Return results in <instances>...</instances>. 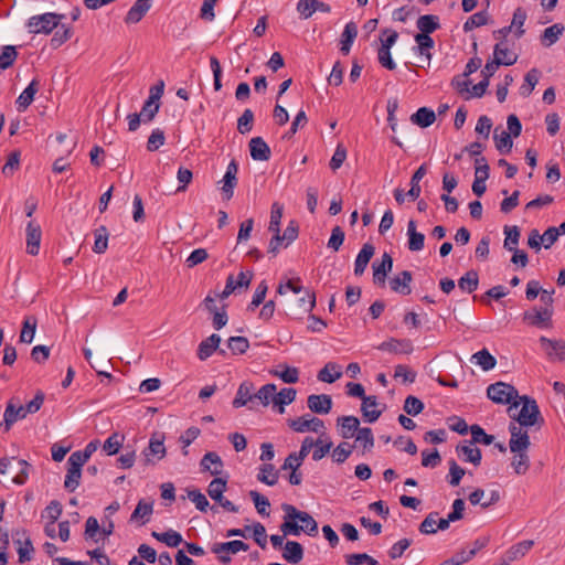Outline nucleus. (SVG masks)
I'll use <instances>...</instances> for the list:
<instances>
[{
	"instance_id": "nucleus-21",
	"label": "nucleus",
	"mask_w": 565,
	"mask_h": 565,
	"mask_svg": "<svg viewBox=\"0 0 565 565\" xmlns=\"http://www.w3.org/2000/svg\"><path fill=\"white\" fill-rule=\"evenodd\" d=\"M534 545V541L525 540L512 545L504 554L502 565H510L512 562L522 558Z\"/></svg>"
},
{
	"instance_id": "nucleus-3",
	"label": "nucleus",
	"mask_w": 565,
	"mask_h": 565,
	"mask_svg": "<svg viewBox=\"0 0 565 565\" xmlns=\"http://www.w3.org/2000/svg\"><path fill=\"white\" fill-rule=\"evenodd\" d=\"M487 396L497 404H512L516 401L519 394L513 385L497 382L488 386Z\"/></svg>"
},
{
	"instance_id": "nucleus-29",
	"label": "nucleus",
	"mask_w": 565,
	"mask_h": 565,
	"mask_svg": "<svg viewBox=\"0 0 565 565\" xmlns=\"http://www.w3.org/2000/svg\"><path fill=\"white\" fill-rule=\"evenodd\" d=\"M473 443H467L465 445L457 446L456 450L459 457L463 461L470 462L475 466H479L481 462V450L478 447L472 446Z\"/></svg>"
},
{
	"instance_id": "nucleus-26",
	"label": "nucleus",
	"mask_w": 565,
	"mask_h": 565,
	"mask_svg": "<svg viewBox=\"0 0 565 565\" xmlns=\"http://www.w3.org/2000/svg\"><path fill=\"white\" fill-rule=\"evenodd\" d=\"M40 82L34 78L28 87L19 95L15 100L19 111H24L33 103L35 94L39 92Z\"/></svg>"
},
{
	"instance_id": "nucleus-17",
	"label": "nucleus",
	"mask_w": 565,
	"mask_h": 565,
	"mask_svg": "<svg viewBox=\"0 0 565 565\" xmlns=\"http://www.w3.org/2000/svg\"><path fill=\"white\" fill-rule=\"evenodd\" d=\"M253 278L252 271H241L237 276V279L234 278L233 275H230L226 279V285L222 294L220 295L221 299L227 298L231 294L235 291L238 287H248Z\"/></svg>"
},
{
	"instance_id": "nucleus-46",
	"label": "nucleus",
	"mask_w": 565,
	"mask_h": 565,
	"mask_svg": "<svg viewBox=\"0 0 565 565\" xmlns=\"http://www.w3.org/2000/svg\"><path fill=\"white\" fill-rule=\"evenodd\" d=\"M152 536L159 542L164 543L169 547H177L183 541L182 535L174 530H169L163 533L152 532Z\"/></svg>"
},
{
	"instance_id": "nucleus-47",
	"label": "nucleus",
	"mask_w": 565,
	"mask_h": 565,
	"mask_svg": "<svg viewBox=\"0 0 565 565\" xmlns=\"http://www.w3.org/2000/svg\"><path fill=\"white\" fill-rule=\"evenodd\" d=\"M427 173L426 164H422L413 174L411 179V189L407 192V196L412 200H416L420 194V180L425 177Z\"/></svg>"
},
{
	"instance_id": "nucleus-49",
	"label": "nucleus",
	"mask_w": 565,
	"mask_h": 565,
	"mask_svg": "<svg viewBox=\"0 0 565 565\" xmlns=\"http://www.w3.org/2000/svg\"><path fill=\"white\" fill-rule=\"evenodd\" d=\"M539 77L540 72L536 68L530 70L524 77V84H522L520 87V95L523 97L530 96L539 83Z\"/></svg>"
},
{
	"instance_id": "nucleus-25",
	"label": "nucleus",
	"mask_w": 565,
	"mask_h": 565,
	"mask_svg": "<svg viewBox=\"0 0 565 565\" xmlns=\"http://www.w3.org/2000/svg\"><path fill=\"white\" fill-rule=\"evenodd\" d=\"M396 39L397 38H385V40H383L381 38L382 44L381 47L379 49V62L383 67L390 71L396 68V64L391 56V47L394 45Z\"/></svg>"
},
{
	"instance_id": "nucleus-40",
	"label": "nucleus",
	"mask_w": 565,
	"mask_h": 565,
	"mask_svg": "<svg viewBox=\"0 0 565 565\" xmlns=\"http://www.w3.org/2000/svg\"><path fill=\"white\" fill-rule=\"evenodd\" d=\"M297 391L292 387H285L279 393H275L273 403L278 406V412L282 414L285 412L284 406L291 404L296 399Z\"/></svg>"
},
{
	"instance_id": "nucleus-48",
	"label": "nucleus",
	"mask_w": 565,
	"mask_h": 565,
	"mask_svg": "<svg viewBox=\"0 0 565 565\" xmlns=\"http://www.w3.org/2000/svg\"><path fill=\"white\" fill-rule=\"evenodd\" d=\"M38 320L35 317H26L23 321V327L20 333V341L23 343H31L35 335Z\"/></svg>"
},
{
	"instance_id": "nucleus-22",
	"label": "nucleus",
	"mask_w": 565,
	"mask_h": 565,
	"mask_svg": "<svg viewBox=\"0 0 565 565\" xmlns=\"http://www.w3.org/2000/svg\"><path fill=\"white\" fill-rule=\"evenodd\" d=\"M254 384L249 381H244L237 388L236 396L232 402L234 408L246 406L249 402L255 399Z\"/></svg>"
},
{
	"instance_id": "nucleus-53",
	"label": "nucleus",
	"mask_w": 565,
	"mask_h": 565,
	"mask_svg": "<svg viewBox=\"0 0 565 565\" xmlns=\"http://www.w3.org/2000/svg\"><path fill=\"white\" fill-rule=\"evenodd\" d=\"M276 385L273 383H268L263 385L257 393H254L255 398H257L263 406H268L273 398H275Z\"/></svg>"
},
{
	"instance_id": "nucleus-38",
	"label": "nucleus",
	"mask_w": 565,
	"mask_h": 565,
	"mask_svg": "<svg viewBox=\"0 0 565 565\" xmlns=\"http://www.w3.org/2000/svg\"><path fill=\"white\" fill-rule=\"evenodd\" d=\"M143 454L148 459L150 456H156L158 459H162L166 456L164 436L154 434L150 438L149 446Z\"/></svg>"
},
{
	"instance_id": "nucleus-16",
	"label": "nucleus",
	"mask_w": 565,
	"mask_h": 565,
	"mask_svg": "<svg viewBox=\"0 0 565 565\" xmlns=\"http://www.w3.org/2000/svg\"><path fill=\"white\" fill-rule=\"evenodd\" d=\"M308 408L316 414H329L332 408V398L327 394H312L307 398Z\"/></svg>"
},
{
	"instance_id": "nucleus-32",
	"label": "nucleus",
	"mask_w": 565,
	"mask_h": 565,
	"mask_svg": "<svg viewBox=\"0 0 565 565\" xmlns=\"http://www.w3.org/2000/svg\"><path fill=\"white\" fill-rule=\"evenodd\" d=\"M408 249L419 252L424 248L425 235L416 230V222L409 220L407 223Z\"/></svg>"
},
{
	"instance_id": "nucleus-23",
	"label": "nucleus",
	"mask_w": 565,
	"mask_h": 565,
	"mask_svg": "<svg viewBox=\"0 0 565 565\" xmlns=\"http://www.w3.org/2000/svg\"><path fill=\"white\" fill-rule=\"evenodd\" d=\"M250 157L256 161H267L270 159V148L262 137H254L249 141Z\"/></svg>"
},
{
	"instance_id": "nucleus-27",
	"label": "nucleus",
	"mask_w": 565,
	"mask_h": 565,
	"mask_svg": "<svg viewBox=\"0 0 565 565\" xmlns=\"http://www.w3.org/2000/svg\"><path fill=\"white\" fill-rule=\"evenodd\" d=\"M41 243V228L33 222H29L26 225V252L30 255H38Z\"/></svg>"
},
{
	"instance_id": "nucleus-36",
	"label": "nucleus",
	"mask_w": 565,
	"mask_h": 565,
	"mask_svg": "<svg viewBox=\"0 0 565 565\" xmlns=\"http://www.w3.org/2000/svg\"><path fill=\"white\" fill-rule=\"evenodd\" d=\"M342 376L341 366L334 362H328L319 372L318 380L324 383H334Z\"/></svg>"
},
{
	"instance_id": "nucleus-8",
	"label": "nucleus",
	"mask_w": 565,
	"mask_h": 565,
	"mask_svg": "<svg viewBox=\"0 0 565 565\" xmlns=\"http://www.w3.org/2000/svg\"><path fill=\"white\" fill-rule=\"evenodd\" d=\"M553 308H533L531 311L523 313V319L529 324L537 328L552 327Z\"/></svg>"
},
{
	"instance_id": "nucleus-1",
	"label": "nucleus",
	"mask_w": 565,
	"mask_h": 565,
	"mask_svg": "<svg viewBox=\"0 0 565 565\" xmlns=\"http://www.w3.org/2000/svg\"><path fill=\"white\" fill-rule=\"evenodd\" d=\"M509 431L511 435L509 448L513 454L511 466L516 475L523 476L530 468V457L527 455V450L531 446L530 436L527 430L522 429L515 424L509 425Z\"/></svg>"
},
{
	"instance_id": "nucleus-57",
	"label": "nucleus",
	"mask_w": 565,
	"mask_h": 565,
	"mask_svg": "<svg viewBox=\"0 0 565 565\" xmlns=\"http://www.w3.org/2000/svg\"><path fill=\"white\" fill-rule=\"evenodd\" d=\"M249 497L253 500L257 512L263 516H268V509L270 507L269 500L255 490L249 492Z\"/></svg>"
},
{
	"instance_id": "nucleus-7",
	"label": "nucleus",
	"mask_w": 565,
	"mask_h": 565,
	"mask_svg": "<svg viewBox=\"0 0 565 565\" xmlns=\"http://www.w3.org/2000/svg\"><path fill=\"white\" fill-rule=\"evenodd\" d=\"M288 426L297 433H321L324 430V423L318 417L309 415L300 416L294 419H288Z\"/></svg>"
},
{
	"instance_id": "nucleus-35",
	"label": "nucleus",
	"mask_w": 565,
	"mask_h": 565,
	"mask_svg": "<svg viewBox=\"0 0 565 565\" xmlns=\"http://www.w3.org/2000/svg\"><path fill=\"white\" fill-rule=\"evenodd\" d=\"M411 120L422 128H427L435 122L436 114L428 107H420L411 116Z\"/></svg>"
},
{
	"instance_id": "nucleus-5",
	"label": "nucleus",
	"mask_w": 565,
	"mask_h": 565,
	"mask_svg": "<svg viewBox=\"0 0 565 565\" xmlns=\"http://www.w3.org/2000/svg\"><path fill=\"white\" fill-rule=\"evenodd\" d=\"M249 548V546L239 540L228 541V542H222V543H214L211 547L212 553L217 555L218 561L222 564H228L231 563V554H236L238 552H246Z\"/></svg>"
},
{
	"instance_id": "nucleus-59",
	"label": "nucleus",
	"mask_w": 565,
	"mask_h": 565,
	"mask_svg": "<svg viewBox=\"0 0 565 565\" xmlns=\"http://www.w3.org/2000/svg\"><path fill=\"white\" fill-rule=\"evenodd\" d=\"M403 409L409 416H417L423 412L424 403L416 396L408 395L405 398Z\"/></svg>"
},
{
	"instance_id": "nucleus-34",
	"label": "nucleus",
	"mask_w": 565,
	"mask_h": 565,
	"mask_svg": "<svg viewBox=\"0 0 565 565\" xmlns=\"http://www.w3.org/2000/svg\"><path fill=\"white\" fill-rule=\"evenodd\" d=\"M417 41V46L415 50L418 52L419 57V66H424V64L429 65L431 60L430 50L434 47L433 38H415Z\"/></svg>"
},
{
	"instance_id": "nucleus-39",
	"label": "nucleus",
	"mask_w": 565,
	"mask_h": 565,
	"mask_svg": "<svg viewBox=\"0 0 565 565\" xmlns=\"http://www.w3.org/2000/svg\"><path fill=\"white\" fill-rule=\"evenodd\" d=\"M149 1L150 0H136V3L130 8V10L127 13L126 22H139L151 7Z\"/></svg>"
},
{
	"instance_id": "nucleus-61",
	"label": "nucleus",
	"mask_w": 565,
	"mask_h": 565,
	"mask_svg": "<svg viewBox=\"0 0 565 565\" xmlns=\"http://www.w3.org/2000/svg\"><path fill=\"white\" fill-rule=\"evenodd\" d=\"M282 212H284V206L281 204H279L278 202H275L271 205L270 221H269V226H268L269 232H279L280 231V222H281V217H282Z\"/></svg>"
},
{
	"instance_id": "nucleus-14",
	"label": "nucleus",
	"mask_w": 565,
	"mask_h": 565,
	"mask_svg": "<svg viewBox=\"0 0 565 565\" xmlns=\"http://www.w3.org/2000/svg\"><path fill=\"white\" fill-rule=\"evenodd\" d=\"M373 281L376 285H384L387 273L393 268V258L388 253L382 255L381 262L375 260L372 264Z\"/></svg>"
},
{
	"instance_id": "nucleus-33",
	"label": "nucleus",
	"mask_w": 565,
	"mask_h": 565,
	"mask_svg": "<svg viewBox=\"0 0 565 565\" xmlns=\"http://www.w3.org/2000/svg\"><path fill=\"white\" fill-rule=\"evenodd\" d=\"M221 343V337L218 334L213 333L205 340H203L199 344L198 356L201 361L210 358L215 351L218 350V345Z\"/></svg>"
},
{
	"instance_id": "nucleus-43",
	"label": "nucleus",
	"mask_w": 565,
	"mask_h": 565,
	"mask_svg": "<svg viewBox=\"0 0 565 565\" xmlns=\"http://www.w3.org/2000/svg\"><path fill=\"white\" fill-rule=\"evenodd\" d=\"M278 471L275 469L271 463H264L259 467V472L257 475V480L267 484L275 486L278 481Z\"/></svg>"
},
{
	"instance_id": "nucleus-62",
	"label": "nucleus",
	"mask_w": 565,
	"mask_h": 565,
	"mask_svg": "<svg viewBox=\"0 0 565 565\" xmlns=\"http://www.w3.org/2000/svg\"><path fill=\"white\" fill-rule=\"evenodd\" d=\"M188 498L194 503L195 508L201 512H206L210 503L199 489L186 490Z\"/></svg>"
},
{
	"instance_id": "nucleus-60",
	"label": "nucleus",
	"mask_w": 565,
	"mask_h": 565,
	"mask_svg": "<svg viewBox=\"0 0 565 565\" xmlns=\"http://www.w3.org/2000/svg\"><path fill=\"white\" fill-rule=\"evenodd\" d=\"M504 248L508 250H513L516 248L520 239V230L518 226H504Z\"/></svg>"
},
{
	"instance_id": "nucleus-19",
	"label": "nucleus",
	"mask_w": 565,
	"mask_h": 565,
	"mask_svg": "<svg viewBox=\"0 0 565 565\" xmlns=\"http://www.w3.org/2000/svg\"><path fill=\"white\" fill-rule=\"evenodd\" d=\"M202 472H210L212 476H220L223 472L224 463L221 457L214 452H206L200 461Z\"/></svg>"
},
{
	"instance_id": "nucleus-63",
	"label": "nucleus",
	"mask_w": 565,
	"mask_h": 565,
	"mask_svg": "<svg viewBox=\"0 0 565 565\" xmlns=\"http://www.w3.org/2000/svg\"><path fill=\"white\" fill-rule=\"evenodd\" d=\"M160 108V103L147 99L139 113L142 122H150L153 120Z\"/></svg>"
},
{
	"instance_id": "nucleus-24",
	"label": "nucleus",
	"mask_w": 565,
	"mask_h": 565,
	"mask_svg": "<svg viewBox=\"0 0 565 565\" xmlns=\"http://www.w3.org/2000/svg\"><path fill=\"white\" fill-rule=\"evenodd\" d=\"M340 436L344 439L352 438L360 429V420L355 416H341L337 419Z\"/></svg>"
},
{
	"instance_id": "nucleus-15",
	"label": "nucleus",
	"mask_w": 565,
	"mask_h": 565,
	"mask_svg": "<svg viewBox=\"0 0 565 565\" xmlns=\"http://www.w3.org/2000/svg\"><path fill=\"white\" fill-rule=\"evenodd\" d=\"M493 55L495 61L505 66L513 65L518 60V54L510 47L507 38L495 44Z\"/></svg>"
},
{
	"instance_id": "nucleus-42",
	"label": "nucleus",
	"mask_w": 565,
	"mask_h": 565,
	"mask_svg": "<svg viewBox=\"0 0 565 565\" xmlns=\"http://www.w3.org/2000/svg\"><path fill=\"white\" fill-rule=\"evenodd\" d=\"M152 511V503L146 502L145 500H140L130 516V521H141V523L145 524L146 522L149 521Z\"/></svg>"
},
{
	"instance_id": "nucleus-10",
	"label": "nucleus",
	"mask_w": 565,
	"mask_h": 565,
	"mask_svg": "<svg viewBox=\"0 0 565 565\" xmlns=\"http://www.w3.org/2000/svg\"><path fill=\"white\" fill-rule=\"evenodd\" d=\"M83 466H84V463L76 460L72 456L68 457L67 473H66L65 480H64V488L68 492H74L78 488V486L81 483Z\"/></svg>"
},
{
	"instance_id": "nucleus-13",
	"label": "nucleus",
	"mask_w": 565,
	"mask_h": 565,
	"mask_svg": "<svg viewBox=\"0 0 565 565\" xmlns=\"http://www.w3.org/2000/svg\"><path fill=\"white\" fill-rule=\"evenodd\" d=\"M237 172H238V164L236 162V160H232L227 168H226V172L223 177V180H222V194L224 196L225 200H231L233 198V194H234V189L237 184Z\"/></svg>"
},
{
	"instance_id": "nucleus-4",
	"label": "nucleus",
	"mask_w": 565,
	"mask_h": 565,
	"mask_svg": "<svg viewBox=\"0 0 565 565\" xmlns=\"http://www.w3.org/2000/svg\"><path fill=\"white\" fill-rule=\"evenodd\" d=\"M62 18V15L56 13H44L32 17L28 23L29 32L34 34H49L60 25Z\"/></svg>"
},
{
	"instance_id": "nucleus-11",
	"label": "nucleus",
	"mask_w": 565,
	"mask_h": 565,
	"mask_svg": "<svg viewBox=\"0 0 565 565\" xmlns=\"http://www.w3.org/2000/svg\"><path fill=\"white\" fill-rule=\"evenodd\" d=\"M26 416L24 406L15 404L14 398H12L7 403L1 427H3L4 431H9L14 423L24 419Z\"/></svg>"
},
{
	"instance_id": "nucleus-51",
	"label": "nucleus",
	"mask_w": 565,
	"mask_h": 565,
	"mask_svg": "<svg viewBox=\"0 0 565 565\" xmlns=\"http://www.w3.org/2000/svg\"><path fill=\"white\" fill-rule=\"evenodd\" d=\"M95 243L93 250L97 254H103L108 247V231L106 226L102 225L94 232Z\"/></svg>"
},
{
	"instance_id": "nucleus-44",
	"label": "nucleus",
	"mask_w": 565,
	"mask_h": 565,
	"mask_svg": "<svg viewBox=\"0 0 565 565\" xmlns=\"http://www.w3.org/2000/svg\"><path fill=\"white\" fill-rule=\"evenodd\" d=\"M472 360L476 364H478L483 371H490L492 370L497 360L487 350L482 349L478 352H476L472 355Z\"/></svg>"
},
{
	"instance_id": "nucleus-37",
	"label": "nucleus",
	"mask_w": 565,
	"mask_h": 565,
	"mask_svg": "<svg viewBox=\"0 0 565 565\" xmlns=\"http://www.w3.org/2000/svg\"><path fill=\"white\" fill-rule=\"evenodd\" d=\"M416 25L420 32L417 35H429L439 29V19L433 14L420 15L417 19Z\"/></svg>"
},
{
	"instance_id": "nucleus-45",
	"label": "nucleus",
	"mask_w": 565,
	"mask_h": 565,
	"mask_svg": "<svg viewBox=\"0 0 565 565\" xmlns=\"http://www.w3.org/2000/svg\"><path fill=\"white\" fill-rule=\"evenodd\" d=\"M525 20H526L525 10L522 8H518L513 13V19H512L510 26L500 30V34L505 35V32H508V31L510 32V31H512V29H515V32L518 34H520V35L523 34L525 32V30L522 28L524 25Z\"/></svg>"
},
{
	"instance_id": "nucleus-58",
	"label": "nucleus",
	"mask_w": 565,
	"mask_h": 565,
	"mask_svg": "<svg viewBox=\"0 0 565 565\" xmlns=\"http://www.w3.org/2000/svg\"><path fill=\"white\" fill-rule=\"evenodd\" d=\"M494 142H495L497 149L500 152H503V151L510 152L512 149V146H513L511 135L505 130H502L500 134H498V129H495Z\"/></svg>"
},
{
	"instance_id": "nucleus-2",
	"label": "nucleus",
	"mask_w": 565,
	"mask_h": 565,
	"mask_svg": "<svg viewBox=\"0 0 565 565\" xmlns=\"http://www.w3.org/2000/svg\"><path fill=\"white\" fill-rule=\"evenodd\" d=\"M518 399L519 401H514L508 409L510 417L514 419L511 424H515L522 429L535 425L541 427L544 419L541 416L536 401L526 395L519 396Z\"/></svg>"
},
{
	"instance_id": "nucleus-41",
	"label": "nucleus",
	"mask_w": 565,
	"mask_h": 565,
	"mask_svg": "<svg viewBox=\"0 0 565 565\" xmlns=\"http://www.w3.org/2000/svg\"><path fill=\"white\" fill-rule=\"evenodd\" d=\"M227 490V480L223 478H214L207 487L209 497L215 502H221L224 498L223 493Z\"/></svg>"
},
{
	"instance_id": "nucleus-56",
	"label": "nucleus",
	"mask_w": 565,
	"mask_h": 565,
	"mask_svg": "<svg viewBox=\"0 0 565 565\" xmlns=\"http://www.w3.org/2000/svg\"><path fill=\"white\" fill-rule=\"evenodd\" d=\"M354 446L345 441L339 444L332 451V459L337 463H343L352 454Z\"/></svg>"
},
{
	"instance_id": "nucleus-31",
	"label": "nucleus",
	"mask_w": 565,
	"mask_h": 565,
	"mask_svg": "<svg viewBox=\"0 0 565 565\" xmlns=\"http://www.w3.org/2000/svg\"><path fill=\"white\" fill-rule=\"evenodd\" d=\"M374 252L375 248L372 244L366 243L363 245L354 263V274L356 276H361L364 273L369 262L374 255Z\"/></svg>"
},
{
	"instance_id": "nucleus-9",
	"label": "nucleus",
	"mask_w": 565,
	"mask_h": 565,
	"mask_svg": "<svg viewBox=\"0 0 565 565\" xmlns=\"http://www.w3.org/2000/svg\"><path fill=\"white\" fill-rule=\"evenodd\" d=\"M541 348L544 350L547 359L550 361H565V341L564 340H553L542 335L540 339Z\"/></svg>"
},
{
	"instance_id": "nucleus-18",
	"label": "nucleus",
	"mask_w": 565,
	"mask_h": 565,
	"mask_svg": "<svg viewBox=\"0 0 565 565\" xmlns=\"http://www.w3.org/2000/svg\"><path fill=\"white\" fill-rule=\"evenodd\" d=\"M377 349L380 351H387L395 354H411L414 351V347L411 340L408 339H394L391 338L387 341L382 342Z\"/></svg>"
},
{
	"instance_id": "nucleus-52",
	"label": "nucleus",
	"mask_w": 565,
	"mask_h": 565,
	"mask_svg": "<svg viewBox=\"0 0 565 565\" xmlns=\"http://www.w3.org/2000/svg\"><path fill=\"white\" fill-rule=\"evenodd\" d=\"M285 512L284 515V522L280 525V531L284 534V536L288 535H299L302 532L301 525L297 523L298 519H289L288 518V511L282 510Z\"/></svg>"
},
{
	"instance_id": "nucleus-54",
	"label": "nucleus",
	"mask_w": 565,
	"mask_h": 565,
	"mask_svg": "<svg viewBox=\"0 0 565 565\" xmlns=\"http://www.w3.org/2000/svg\"><path fill=\"white\" fill-rule=\"evenodd\" d=\"M470 433L472 437L471 443L475 444H482L488 446L491 445L494 440V436L487 434L484 429L477 424L470 426Z\"/></svg>"
},
{
	"instance_id": "nucleus-20",
	"label": "nucleus",
	"mask_w": 565,
	"mask_h": 565,
	"mask_svg": "<svg viewBox=\"0 0 565 565\" xmlns=\"http://www.w3.org/2000/svg\"><path fill=\"white\" fill-rule=\"evenodd\" d=\"M501 499L500 492L498 490H492L489 492L486 498V492L482 489H476L469 495V501L472 505L480 504L481 508L487 509L495 503H498Z\"/></svg>"
},
{
	"instance_id": "nucleus-50",
	"label": "nucleus",
	"mask_w": 565,
	"mask_h": 565,
	"mask_svg": "<svg viewBox=\"0 0 565 565\" xmlns=\"http://www.w3.org/2000/svg\"><path fill=\"white\" fill-rule=\"evenodd\" d=\"M478 285H479V277H478L477 271H475V270L467 271L458 280L459 288L469 294L473 292L478 288Z\"/></svg>"
},
{
	"instance_id": "nucleus-6",
	"label": "nucleus",
	"mask_w": 565,
	"mask_h": 565,
	"mask_svg": "<svg viewBox=\"0 0 565 565\" xmlns=\"http://www.w3.org/2000/svg\"><path fill=\"white\" fill-rule=\"evenodd\" d=\"M281 509L288 511L289 519H298V521L302 523V532L309 536H316L318 534V523L308 512L300 511L288 503H284Z\"/></svg>"
},
{
	"instance_id": "nucleus-28",
	"label": "nucleus",
	"mask_w": 565,
	"mask_h": 565,
	"mask_svg": "<svg viewBox=\"0 0 565 565\" xmlns=\"http://www.w3.org/2000/svg\"><path fill=\"white\" fill-rule=\"evenodd\" d=\"M413 280L412 273L408 270H403L399 275L395 276L391 279L390 286L391 289L397 294L407 296L412 292L411 282Z\"/></svg>"
},
{
	"instance_id": "nucleus-30",
	"label": "nucleus",
	"mask_w": 565,
	"mask_h": 565,
	"mask_svg": "<svg viewBox=\"0 0 565 565\" xmlns=\"http://www.w3.org/2000/svg\"><path fill=\"white\" fill-rule=\"evenodd\" d=\"M282 558L290 564H299L303 558V547L296 541H287L284 545Z\"/></svg>"
},
{
	"instance_id": "nucleus-55",
	"label": "nucleus",
	"mask_w": 565,
	"mask_h": 565,
	"mask_svg": "<svg viewBox=\"0 0 565 565\" xmlns=\"http://www.w3.org/2000/svg\"><path fill=\"white\" fill-rule=\"evenodd\" d=\"M124 441V436L118 433L111 434L104 443L103 449L108 456L116 455Z\"/></svg>"
},
{
	"instance_id": "nucleus-12",
	"label": "nucleus",
	"mask_w": 565,
	"mask_h": 565,
	"mask_svg": "<svg viewBox=\"0 0 565 565\" xmlns=\"http://www.w3.org/2000/svg\"><path fill=\"white\" fill-rule=\"evenodd\" d=\"M385 409V405H381L377 402V397L375 395H366L361 404V412L363 418L367 423L376 422Z\"/></svg>"
},
{
	"instance_id": "nucleus-64",
	"label": "nucleus",
	"mask_w": 565,
	"mask_h": 565,
	"mask_svg": "<svg viewBox=\"0 0 565 565\" xmlns=\"http://www.w3.org/2000/svg\"><path fill=\"white\" fill-rule=\"evenodd\" d=\"M345 563L348 565H379V562L366 553H356L345 555Z\"/></svg>"
}]
</instances>
